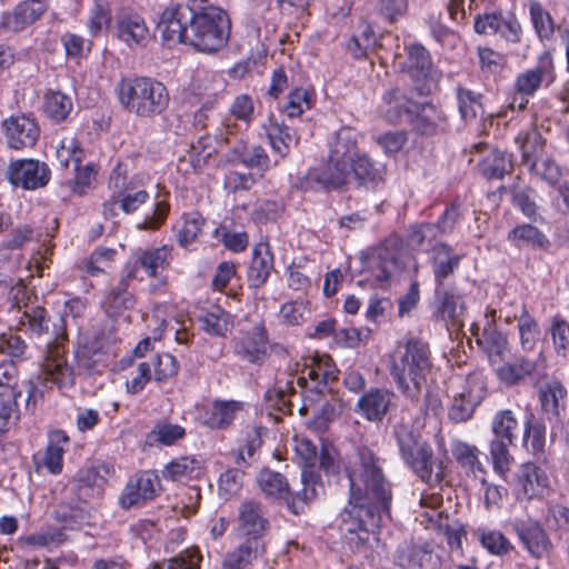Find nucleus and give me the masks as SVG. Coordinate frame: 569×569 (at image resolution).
<instances>
[{
  "label": "nucleus",
  "mask_w": 569,
  "mask_h": 569,
  "mask_svg": "<svg viewBox=\"0 0 569 569\" xmlns=\"http://www.w3.org/2000/svg\"><path fill=\"white\" fill-rule=\"evenodd\" d=\"M160 491V480L154 471H143L131 479L120 498L123 508H131L153 499Z\"/></svg>",
  "instance_id": "nucleus-22"
},
{
  "label": "nucleus",
  "mask_w": 569,
  "mask_h": 569,
  "mask_svg": "<svg viewBox=\"0 0 569 569\" xmlns=\"http://www.w3.org/2000/svg\"><path fill=\"white\" fill-rule=\"evenodd\" d=\"M311 316L308 301L293 300L283 303L279 311V319L287 326H300Z\"/></svg>",
  "instance_id": "nucleus-55"
},
{
  "label": "nucleus",
  "mask_w": 569,
  "mask_h": 569,
  "mask_svg": "<svg viewBox=\"0 0 569 569\" xmlns=\"http://www.w3.org/2000/svg\"><path fill=\"white\" fill-rule=\"evenodd\" d=\"M269 338L262 320L242 327L232 339L233 353L250 363H260L268 351Z\"/></svg>",
  "instance_id": "nucleus-12"
},
{
  "label": "nucleus",
  "mask_w": 569,
  "mask_h": 569,
  "mask_svg": "<svg viewBox=\"0 0 569 569\" xmlns=\"http://www.w3.org/2000/svg\"><path fill=\"white\" fill-rule=\"evenodd\" d=\"M262 507L256 501H243L239 507L238 533L243 539L261 540L268 529Z\"/></svg>",
  "instance_id": "nucleus-26"
},
{
  "label": "nucleus",
  "mask_w": 569,
  "mask_h": 569,
  "mask_svg": "<svg viewBox=\"0 0 569 569\" xmlns=\"http://www.w3.org/2000/svg\"><path fill=\"white\" fill-rule=\"evenodd\" d=\"M350 496L341 513L342 531L348 546L369 557L378 543L377 529L389 518L391 488L378 459L368 449H360L358 462L348 471Z\"/></svg>",
  "instance_id": "nucleus-1"
},
{
  "label": "nucleus",
  "mask_w": 569,
  "mask_h": 569,
  "mask_svg": "<svg viewBox=\"0 0 569 569\" xmlns=\"http://www.w3.org/2000/svg\"><path fill=\"white\" fill-rule=\"evenodd\" d=\"M198 321L203 331L217 337H226L233 327L232 316L220 307L201 312Z\"/></svg>",
  "instance_id": "nucleus-38"
},
{
  "label": "nucleus",
  "mask_w": 569,
  "mask_h": 569,
  "mask_svg": "<svg viewBox=\"0 0 569 569\" xmlns=\"http://www.w3.org/2000/svg\"><path fill=\"white\" fill-rule=\"evenodd\" d=\"M556 80L553 58L549 51L542 52L537 63L518 72L513 79V96L508 104L511 110L523 111L529 100L541 89H548Z\"/></svg>",
  "instance_id": "nucleus-8"
},
{
  "label": "nucleus",
  "mask_w": 569,
  "mask_h": 569,
  "mask_svg": "<svg viewBox=\"0 0 569 569\" xmlns=\"http://www.w3.org/2000/svg\"><path fill=\"white\" fill-rule=\"evenodd\" d=\"M451 451L460 467L472 473L475 478H478L479 473H485L483 466L479 460L480 451L476 446L463 441H455Z\"/></svg>",
  "instance_id": "nucleus-42"
},
{
  "label": "nucleus",
  "mask_w": 569,
  "mask_h": 569,
  "mask_svg": "<svg viewBox=\"0 0 569 569\" xmlns=\"http://www.w3.org/2000/svg\"><path fill=\"white\" fill-rule=\"evenodd\" d=\"M262 129L272 149L281 157L287 156L291 144L298 142V138L292 133L291 129L283 123H279L273 117L268 118L262 124Z\"/></svg>",
  "instance_id": "nucleus-36"
},
{
  "label": "nucleus",
  "mask_w": 569,
  "mask_h": 569,
  "mask_svg": "<svg viewBox=\"0 0 569 569\" xmlns=\"http://www.w3.org/2000/svg\"><path fill=\"white\" fill-rule=\"evenodd\" d=\"M507 238L517 246L523 243L539 249H546L550 243L548 238L537 227L528 223L515 227Z\"/></svg>",
  "instance_id": "nucleus-47"
},
{
  "label": "nucleus",
  "mask_w": 569,
  "mask_h": 569,
  "mask_svg": "<svg viewBox=\"0 0 569 569\" xmlns=\"http://www.w3.org/2000/svg\"><path fill=\"white\" fill-rule=\"evenodd\" d=\"M517 321V328L519 331L520 345L522 350H533L536 342L540 337V329L538 322L527 310H522Z\"/></svg>",
  "instance_id": "nucleus-53"
},
{
  "label": "nucleus",
  "mask_w": 569,
  "mask_h": 569,
  "mask_svg": "<svg viewBox=\"0 0 569 569\" xmlns=\"http://www.w3.org/2000/svg\"><path fill=\"white\" fill-rule=\"evenodd\" d=\"M230 36V19L214 6L193 8L188 44L198 51L212 53L222 49Z\"/></svg>",
  "instance_id": "nucleus-5"
},
{
  "label": "nucleus",
  "mask_w": 569,
  "mask_h": 569,
  "mask_svg": "<svg viewBox=\"0 0 569 569\" xmlns=\"http://www.w3.org/2000/svg\"><path fill=\"white\" fill-rule=\"evenodd\" d=\"M473 29L478 34L499 36L512 44L520 43L522 39V27L513 13L491 12L477 16Z\"/></svg>",
  "instance_id": "nucleus-16"
},
{
  "label": "nucleus",
  "mask_w": 569,
  "mask_h": 569,
  "mask_svg": "<svg viewBox=\"0 0 569 569\" xmlns=\"http://www.w3.org/2000/svg\"><path fill=\"white\" fill-rule=\"evenodd\" d=\"M192 11L188 4L170 3L161 13L157 24L162 41L169 47L177 43H188Z\"/></svg>",
  "instance_id": "nucleus-13"
},
{
  "label": "nucleus",
  "mask_w": 569,
  "mask_h": 569,
  "mask_svg": "<svg viewBox=\"0 0 569 569\" xmlns=\"http://www.w3.org/2000/svg\"><path fill=\"white\" fill-rule=\"evenodd\" d=\"M69 447V437L62 430H52L48 435V445L42 458V466L52 475L62 471L63 455Z\"/></svg>",
  "instance_id": "nucleus-31"
},
{
  "label": "nucleus",
  "mask_w": 569,
  "mask_h": 569,
  "mask_svg": "<svg viewBox=\"0 0 569 569\" xmlns=\"http://www.w3.org/2000/svg\"><path fill=\"white\" fill-rule=\"evenodd\" d=\"M515 142L521 151L523 162L528 166L533 162L532 158L542 151L545 144L540 131L533 127L521 130L515 138Z\"/></svg>",
  "instance_id": "nucleus-45"
},
{
  "label": "nucleus",
  "mask_w": 569,
  "mask_h": 569,
  "mask_svg": "<svg viewBox=\"0 0 569 569\" xmlns=\"http://www.w3.org/2000/svg\"><path fill=\"white\" fill-rule=\"evenodd\" d=\"M567 391L559 381H551L540 390V401L545 412L557 415L560 402L565 400Z\"/></svg>",
  "instance_id": "nucleus-58"
},
{
  "label": "nucleus",
  "mask_w": 569,
  "mask_h": 569,
  "mask_svg": "<svg viewBox=\"0 0 569 569\" xmlns=\"http://www.w3.org/2000/svg\"><path fill=\"white\" fill-rule=\"evenodd\" d=\"M184 435L186 430L180 425L162 420L156 423L153 429L149 432L148 440L151 443L172 446L178 440L182 439Z\"/></svg>",
  "instance_id": "nucleus-51"
},
{
  "label": "nucleus",
  "mask_w": 569,
  "mask_h": 569,
  "mask_svg": "<svg viewBox=\"0 0 569 569\" xmlns=\"http://www.w3.org/2000/svg\"><path fill=\"white\" fill-rule=\"evenodd\" d=\"M479 173L485 178H505L512 170L510 157L499 150H490L478 162Z\"/></svg>",
  "instance_id": "nucleus-40"
},
{
  "label": "nucleus",
  "mask_w": 569,
  "mask_h": 569,
  "mask_svg": "<svg viewBox=\"0 0 569 569\" xmlns=\"http://www.w3.org/2000/svg\"><path fill=\"white\" fill-rule=\"evenodd\" d=\"M495 315L496 311L492 310L491 320L486 316V323L482 328L477 323H473L471 327L476 342L487 353L491 365H497L508 350L507 338L492 323Z\"/></svg>",
  "instance_id": "nucleus-23"
},
{
  "label": "nucleus",
  "mask_w": 569,
  "mask_h": 569,
  "mask_svg": "<svg viewBox=\"0 0 569 569\" xmlns=\"http://www.w3.org/2000/svg\"><path fill=\"white\" fill-rule=\"evenodd\" d=\"M258 485L264 495L273 498H288L289 485L287 479L279 472L270 469L262 470L258 476Z\"/></svg>",
  "instance_id": "nucleus-49"
},
{
  "label": "nucleus",
  "mask_w": 569,
  "mask_h": 569,
  "mask_svg": "<svg viewBox=\"0 0 569 569\" xmlns=\"http://www.w3.org/2000/svg\"><path fill=\"white\" fill-rule=\"evenodd\" d=\"M476 535L481 546L493 556H503L512 549L508 538L498 530L478 528Z\"/></svg>",
  "instance_id": "nucleus-52"
},
{
  "label": "nucleus",
  "mask_w": 569,
  "mask_h": 569,
  "mask_svg": "<svg viewBox=\"0 0 569 569\" xmlns=\"http://www.w3.org/2000/svg\"><path fill=\"white\" fill-rule=\"evenodd\" d=\"M396 396L386 388H371L356 403V411L369 421H380L393 405Z\"/></svg>",
  "instance_id": "nucleus-25"
},
{
  "label": "nucleus",
  "mask_w": 569,
  "mask_h": 569,
  "mask_svg": "<svg viewBox=\"0 0 569 569\" xmlns=\"http://www.w3.org/2000/svg\"><path fill=\"white\" fill-rule=\"evenodd\" d=\"M104 482V478L99 475L97 469L88 468L79 472L78 478L72 482V489L78 491L80 500H87L100 495Z\"/></svg>",
  "instance_id": "nucleus-46"
},
{
  "label": "nucleus",
  "mask_w": 569,
  "mask_h": 569,
  "mask_svg": "<svg viewBox=\"0 0 569 569\" xmlns=\"http://www.w3.org/2000/svg\"><path fill=\"white\" fill-rule=\"evenodd\" d=\"M400 269L399 251L388 246H381L366 258L362 276L371 287L383 288L389 279Z\"/></svg>",
  "instance_id": "nucleus-15"
},
{
  "label": "nucleus",
  "mask_w": 569,
  "mask_h": 569,
  "mask_svg": "<svg viewBox=\"0 0 569 569\" xmlns=\"http://www.w3.org/2000/svg\"><path fill=\"white\" fill-rule=\"evenodd\" d=\"M355 141L348 130L337 133L331 144L328 168L330 178H348L353 172L355 178H381L385 166L372 161L367 154L352 156Z\"/></svg>",
  "instance_id": "nucleus-6"
},
{
  "label": "nucleus",
  "mask_w": 569,
  "mask_h": 569,
  "mask_svg": "<svg viewBox=\"0 0 569 569\" xmlns=\"http://www.w3.org/2000/svg\"><path fill=\"white\" fill-rule=\"evenodd\" d=\"M431 369L428 343L410 339L405 346V351L393 360L391 376L402 395L417 399L427 386Z\"/></svg>",
  "instance_id": "nucleus-3"
},
{
  "label": "nucleus",
  "mask_w": 569,
  "mask_h": 569,
  "mask_svg": "<svg viewBox=\"0 0 569 569\" xmlns=\"http://www.w3.org/2000/svg\"><path fill=\"white\" fill-rule=\"evenodd\" d=\"M263 551L261 540L243 539L232 551L228 552L223 560L224 569H244Z\"/></svg>",
  "instance_id": "nucleus-37"
},
{
  "label": "nucleus",
  "mask_w": 569,
  "mask_h": 569,
  "mask_svg": "<svg viewBox=\"0 0 569 569\" xmlns=\"http://www.w3.org/2000/svg\"><path fill=\"white\" fill-rule=\"evenodd\" d=\"M50 170L47 163L37 159H19L8 167V178H47Z\"/></svg>",
  "instance_id": "nucleus-48"
},
{
  "label": "nucleus",
  "mask_w": 569,
  "mask_h": 569,
  "mask_svg": "<svg viewBox=\"0 0 569 569\" xmlns=\"http://www.w3.org/2000/svg\"><path fill=\"white\" fill-rule=\"evenodd\" d=\"M386 100L389 103H395L398 114L412 116V126L422 136H435L447 129V114L431 102H416L411 97L401 93L399 89L386 93Z\"/></svg>",
  "instance_id": "nucleus-9"
},
{
  "label": "nucleus",
  "mask_w": 569,
  "mask_h": 569,
  "mask_svg": "<svg viewBox=\"0 0 569 569\" xmlns=\"http://www.w3.org/2000/svg\"><path fill=\"white\" fill-rule=\"evenodd\" d=\"M462 256L455 252V250L446 244L438 243L432 249V272L437 289H439L443 281L451 276L459 267Z\"/></svg>",
  "instance_id": "nucleus-30"
},
{
  "label": "nucleus",
  "mask_w": 569,
  "mask_h": 569,
  "mask_svg": "<svg viewBox=\"0 0 569 569\" xmlns=\"http://www.w3.org/2000/svg\"><path fill=\"white\" fill-rule=\"evenodd\" d=\"M117 96L129 113L143 119L162 116L170 103L167 87L151 77L122 79L117 86Z\"/></svg>",
  "instance_id": "nucleus-2"
},
{
  "label": "nucleus",
  "mask_w": 569,
  "mask_h": 569,
  "mask_svg": "<svg viewBox=\"0 0 569 569\" xmlns=\"http://www.w3.org/2000/svg\"><path fill=\"white\" fill-rule=\"evenodd\" d=\"M337 379V368L328 355H315L306 359L300 376H291L282 386L281 381L276 382V389L280 398L284 400L288 393H295V383L300 388L316 391L317 393Z\"/></svg>",
  "instance_id": "nucleus-10"
},
{
  "label": "nucleus",
  "mask_w": 569,
  "mask_h": 569,
  "mask_svg": "<svg viewBox=\"0 0 569 569\" xmlns=\"http://www.w3.org/2000/svg\"><path fill=\"white\" fill-rule=\"evenodd\" d=\"M518 426L516 415L510 409L499 410L491 420L492 438L513 443Z\"/></svg>",
  "instance_id": "nucleus-43"
},
{
  "label": "nucleus",
  "mask_w": 569,
  "mask_h": 569,
  "mask_svg": "<svg viewBox=\"0 0 569 569\" xmlns=\"http://www.w3.org/2000/svg\"><path fill=\"white\" fill-rule=\"evenodd\" d=\"M38 379H43L59 388L74 383V372L66 359V349L61 343L47 341V351L41 365V375Z\"/></svg>",
  "instance_id": "nucleus-17"
},
{
  "label": "nucleus",
  "mask_w": 569,
  "mask_h": 569,
  "mask_svg": "<svg viewBox=\"0 0 569 569\" xmlns=\"http://www.w3.org/2000/svg\"><path fill=\"white\" fill-rule=\"evenodd\" d=\"M148 362L149 365H152V377L157 381L167 380L178 371L177 360L170 353L157 355Z\"/></svg>",
  "instance_id": "nucleus-60"
},
{
  "label": "nucleus",
  "mask_w": 569,
  "mask_h": 569,
  "mask_svg": "<svg viewBox=\"0 0 569 569\" xmlns=\"http://www.w3.org/2000/svg\"><path fill=\"white\" fill-rule=\"evenodd\" d=\"M395 435L405 462L425 482L439 483L443 479L445 465L435 459L427 443H419L415 435L405 426H398Z\"/></svg>",
  "instance_id": "nucleus-7"
},
{
  "label": "nucleus",
  "mask_w": 569,
  "mask_h": 569,
  "mask_svg": "<svg viewBox=\"0 0 569 569\" xmlns=\"http://www.w3.org/2000/svg\"><path fill=\"white\" fill-rule=\"evenodd\" d=\"M273 268V256L267 242H259L252 250V259L248 269V281L251 287L259 288L268 279Z\"/></svg>",
  "instance_id": "nucleus-29"
},
{
  "label": "nucleus",
  "mask_w": 569,
  "mask_h": 569,
  "mask_svg": "<svg viewBox=\"0 0 569 569\" xmlns=\"http://www.w3.org/2000/svg\"><path fill=\"white\" fill-rule=\"evenodd\" d=\"M408 63L410 68L419 71L422 77H427L432 68L429 51L419 43H412L408 47Z\"/></svg>",
  "instance_id": "nucleus-64"
},
{
  "label": "nucleus",
  "mask_w": 569,
  "mask_h": 569,
  "mask_svg": "<svg viewBox=\"0 0 569 569\" xmlns=\"http://www.w3.org/2000/svg\"><path fill=\"white\" fill-rule=\"evenodd\" d=\"M242 408V403L238 401L218 400L208 408L203 416L202 422L212 429H223L231 425L236 415Z\"/></svg>",
  "instance_id": "nucleus-33"
},
{
  "label": "nucleus",
  "mask_w": 569,
  "mask_h": 569,
  "mask_svg": "<svg viewBox=\"0 0 569 569\" xmlns=\"http://www.w3.org/2000/svg\"><path fill=\"white\" fill-rule=\"evenodd\" d=\"M103 342L101 338L97 341L79 346L74 352V358L80 370L92 375L101 372L106 367V355L102 351Z\"/></svg>",
  "instance_id": "nucleus-32"
},
{
  "label": "nucleus",
  "mask_w": 569,
  "mask_h": 569,
  "mask_svg": "<svg viewBox=\"0 0 569 569\" xmlns=\"http://www.w3.org/2000/svg\"><path fill=\"white\" fill-rule=\"evenodd\" d=\"M523 446L535 456L545 450L546 426L536 420L532 415H528L523 423Z\"/></svg>",
  "instance_id": "nucleus-44"
},
{
  "label": "nucleus",
  "mask_w": 569,
  "mask_h": 569,
  "mask_svg": "<svg viewBox=\"0 0 569 569\" xmlns=\"http://www.w3.org/2000/svg\"><path fill=\"white\" fill-rule=\"evenodd\" d=\"M545 368L542 355L537 359L525 357L517 358L515 361L506 362L496 369L497 377L507 386H515L526 378H535L542 373Z\"/></svg>",
  "instance_id": "nucleus-24"
},
{
  "label": "nucleus",
  "mask_w": 569,
  "mask_h": 569,
  "mask_svg": "<svg viewBox=\"0 0 569 569\" xmlns=\"http://www.w3.org/2000/svg\"><path fill=\"white\" fill-rule=\"evenodd\" d=\"M134 300L131 293L126 290L111 291L104 301L107 316L117 325L128 322V311L133 307Z\"/></svg>",
  "instance_id": "nucleus-41"
},
{
  "label": "nucleus",
  "mask_w": 569,
  "mask_h": 569,
  "mask_svg": "<svg viewBox=\"0 0 569 569\" xmlns=\"http://www.w3.org/2000/svg\"><path fill=\"white\" fill-rule=\"evenodd\" d=\"M458 110L465 121H471L482 111V94L470 89L458 87L456 90Z\"/></svg>",
  "instance_id": "nucleus-50"
},
{
  "label": "nucleus",
  "mask_w": 569,
  "mask_h": 569,
  "mask_svg": "<svg viewBox=\"0 0 569 569\" xmlns=\"http://www.w3.org/2000/svg\"><path fill=\"white\" fill-rule=\"evenodd\" d=\"M530 19L541 40L549 39L553 33V21L549 12L538 1L529 4Z\"/></svg>",
  "instance_id": "nucleus-57"
},
{
  "label": "nucleus",
  "mask_w": 569,
  "mask_h": 569,
  "mask_svg": "<svg viewBox=\"0 0 569 569\" xmlns=\"http://www.w3.org/2000/svg\"><path fill=\"white\" fill-rule=\"evenodd\" d=\"M170 249L167 246L136 250L123 269L122 282L143 280L144 276L157 277L169 264Z\"/></svg>",
  "instance_id": "nucleus-14"
},
{
  "label": "nucleus",
  "mask_w": 569,
  "mask_h": 569,
  "mask_svg": "<svg viewBox=\"0 0 569 569\" xmlns=\"http://www.w3.org/2000/svg\"><path fill=\"white\" fill-rule=\"evenodd\" d=\"M398 561L405 568L437 569L440 566L439 556L427 547L406 548L400 552Z\"/></svg>",
  "instance_id": "nucleus-39"
},
{
  "label": "nucleus",
  "mask_w": 569,
  "mask_h": 569,
  "mask_svg": "<svg viewBox=\"0 0 569 569\" xmlns=\"http://www.w3.org/2000/svg\"><path fill=\"white\" fill-rule=\"evenodd\" d=\"M152 378V365L148 361L140 362L137 368L129 372L126 379V388L129 393L136 395L144 389Z\"/></svg>",
  "instance_id": "nucleus-59"
},
{
  "label": "nucleus",
  "mask_w": 569,
  "mask_h": 569,
  "mask_svg": "<svg viewBox=\"0 0 569 569\" xmlns=\"http://www.w3.org/2000/svg\"><path fill=\"white\" fill-rule=\"evenodd\" d=\"M511 445L512 443H508L505 440L493 438L490 440L489 443V455L493 470L502 478L506 477L513 461V458L509 452V447Z\"/></svg>",
  "instance_id": "nucleus-54"
},
{
  "label": "nucleus",
  "mask_w": 569,
  "mask_h": 569,
  "mask_svg": "<svg viewBox=\"0 0 569 569\" xmlns=\"http://www.w3.org/2000/svg\"><path fill=\"white\" fill-rule=\"evenodd\" d=\"M2 126L8 146L16 150L33 147L40 136L37 121L26 114L11 116Z\"/></svg>",
  "instance_id": "nucleus-19"
},
{
  "label": "nucleus",
  "mask_w": 569,
  "mask_h": 569,
  "mask_svg": "<svg viewBox=\"0 0 569 569\" xmlns=\"http://www.w3.org/2000/svg\"><path fill=\"white\" fill-rule=\"evenodd\" d=\"M550 333L557 355L566 356L569 352V323L560 317H555Z\"/></svg>",
  "instance_id": "nucleus-63"
},
{
  "label": "nucleus",
  "mask_w": 569,
  "mask_h": 569,
  "mask_svg": "<svg viewBox=\"0 0 569 569\" xmlns=\"http://www.w3.org/2000/svg\"><path fill=\"white\" fill-rule=\"evenodd\" d=\"M47 9L46 0L21 1L12 11L1 14L0 29L12 32L21 31L40 19Z\"/></svg>",
  "instance_id": "nucleus-21"
},
{
  "label": "nucleus",
  "mask_w": 569,
  "mask_h": 569,
  "mask_svg": "<svg viewBox=\"0 0 569 569\" xmlns=\"http://www.w3.org/2000/svg\"><path fill=\"white\" fill-rule=\"evenodd\" d=\"M292 442L295 460L301 467L303 483V489L297 493V497L302 501H309L317 498L322 488L318 483L313 468L319 463V467L328 475L338 472L337 451L330 442L322 439H320V451L310 439L303 436H295Z\"/></svg>",
  "instance_id": "nucleus-4"
},
{
  "label": "nucleus",
  "mask_w": 569,
  "mask_h": 569,
  "mask_svg": "<svg viewBox=\"0 0 569 569\" xmlns=\"http://www.w3.org/2000/svg\"><path fill=\"white\" fill-rule=\"evenodd\" d=\"M27 295L28 291L23 284L12 288V297L17 301L18 311H21L20 329L37 338L50 335V319L47 311L42 307L30 306L28 302H23V306L20 305V296L24 298Z\"/></svg>",
  "instance_id": "nucleus-18"
},
{
  "label": "nucleus",
  "mask_w": 569,
  "mask_h": 569,
  "mask_svg": "<svg viewBox=\"0 0 569 569\" xmlns=\"http://www.w3.org/2000/svg\"><path fill=\"white\" fill-rule=\"evenodd\" d=\"M466 315L465 301L461 295L453 291H436L433 316L442 322L448 330H458L463 327Z\"/></svg>",
  "instance_id": "nucleus-20"
},
{
  "label": "nucleus",
  "mask_w": 569,
  "mask_h": 569,
  "mask_svg": "<svg viewBox=\"0 0 569 569\" xmlns=\"http://www.w3.org/2000/svg\"><path fill=\"white\" fill-rule=\"evenodd\" d=\"M202 472L200 460L194 457H181L164 466L162 477L166 480L183 482L199 478Z\"/></svg>",
  "instance_id": "nucleus-35"
},
{
  "label": "nucleus",
  "mask_w": 569,
  "mask_h": 569,
  "mask_svg": "<svg viewBox=\"0 0 569 569\" xmlns=\"http://www.w3.org/2000/svg\"><path fill=\"white\" fill-rule=\"evenodd\" d=\"M450 392L452 402L449 417L456 422H462L472 417L476 407L485 398L486 389L480 378L471 375L466 379H452Z\"/></svg>",
  "instance_id": "nucleus-11"
},
{
  "label": "nucleus",
  "mask_w": 569,
  "mask_h": 569,
  "mask_svg": "<svg viewBox=\"0 0 569 569\" xmlns=\"http://www.w3.org/2000/svg\"><path fill=\"white\" fill-rule=\"evenodd\" d=\"M72 109L71 98L62 92H50L44 99V112L56 122L63 121Z\"/></svg>",
  "instance_id": "nucleus-56"
},
{
  "label": "nucleus",
  "mask_w": 569,
  "mask_h": 569,
  "mask_svg": "<svg viewBox=\"0 0 569 569\" xmlns=\"http://www.w3.org/2000/svg\"><path fill=\"white\" fill-rule=\"evenodd\" d=\"M204 219L198 212H190L183 216V223L178 233L179 243L187 247L191 243L202 229Z\"/></svg>",
  "instance_id": "nucleus-61"
},
{
  "label": "nucleus",
  "mask_w": 569,
  "mask_h": 569,
  "mask_svg": "<svg viewBox=\"0 0 569 569\" xmlns=\"http://www.w3.org/2000/svg\"><path fill=\"white\" fill-rule=\"evenodd\" d=\"M117 34L128 46H141L149 38V29L138 13H121L117 19Z\"/></svg>",
  "instance_id": "nucleus-28"
},
{
  "label": "nucleus",
  "mask_w": 569,
  "mask_h": 569,
  "mask_svg": "<svg viewBox=\"0 0 569 569\" xmlns=\"http://www.w3.org/2000/svg\"><path fill=\"white\" fill-rule=\"evenodd\" d=\"M517 477L523 495L529 499L543 495L549 487L547 475L533 463L522 465Z\"/></svg>",
  "instance_id": "nucleus-34"
},
{
  "label": "nucleus",
  "mask_w": 569,
  "mask_h": 569,
  "mask_svg": "<svg viewBox=\"0 0 569 569\" xmlns=\"http://www.w3.org/2000/svg\"><path fill=\"white\" fill-rule=\"evenodd\" d=\"M61 42L64 47L67 58L76 61L82 59L91 49V41L71 32L64 33L61 37Z\"/></svg>",
  "instance_id": "nucleus-62"
},
{
  "label": "nucleus",
  "mask_w": 569,
  "mask_h": 569,
  "mask_svg": "<svg viewBox=\"0 0 569 569\" xmlns=\"http://www.w3.org/2000/svg\"><path fill=\"white\" fill-rule=\"evenodd\" d=\"M511 526L532 557L541 558L552 549L550 539L538 522L515 520Z\"/></svg>",
  "instance_id": "nucleus-27"
}]
</instances>
